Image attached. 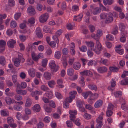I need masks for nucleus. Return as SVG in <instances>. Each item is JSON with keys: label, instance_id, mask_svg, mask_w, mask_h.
I'll return each mask as SVG.
<instances>
[{"label": "nucleus", "instance_id": "f257e3e1", "mask_svg": "<svg viewBox=\"0 0 128 128\" xmlns=\"http://www.w3.org/2000/svg\"><path fill=\"white\" fill-rule=\"evenodd\" d=\"M50 67L52 69V70L54 72H57L59 69V67L58 66H56L54 61L52 60L50 63Z\"/></svg>", "mask_w": 128, "mask_h": 128}, {"label": "nucleus", "instance_id": "f03ea898", "mask_svg": "<svg viewBox=\"0 0 128 128\" xmlns=\"http://www.w3.org/2000/svg\"><path fill=\"white\" fill-rule=\"evenodd\" d=\"M49 16L48 13H46L42 14L39 18V20L41 23H44L47 21Z\"/></svg>", "mask_w": 128, "mask_h": 128}, {"label": "nucleus", "instance_id": "7ed1b4c3", "mask_svg": "<svg viewBox=\"0 0 128 128\" xmlns=\"http://www.w3.org/2000/svg\"><path fill=\"white\" fill-rule=\"evenodd\" d=\"M36 37L39 38H42L43 37V35L40 28L38 27L36 29Z\"/></svg>", "mask_w": 128, "mask_h": 128}, {"label": "nucleus", "instance_id": "20e7f679", "mask_svg": "<svg viewBox=\"0 0 128 128\" xmlns=\"http://www.w3.org/2000/svg\"><path fill=\"white\" fill-rule=\"evenodd\" d=\"M69 114H70V119L73 122H74V120L76 118L75 115L77 114V111L76 110H75L74 111L73 110H70Z\"/></svg>", "mask_w": 128, "mask_h": 128}, {"label": "nucleus", "instance_id": "39448f33", "mask_svg": "<svg viewBox=\"0 0 128 128\" xmlns=\"http://www.w3.org/2000/svg\"><path fill=\"white\" fill-rule=\"evenodd\" d=\"M27 12L28 14L30 16L34 15L36 13L35 10L32 6L28 7V8Z\"/></svg>", "mask_w": 128, "mask_h": 128}, {"label": "nucleus", "instance_id": "423d86ee", "mask_svg": "<svg viewBox=\"0 0 128 128\" xmlns=\"http://www.w3.org/2000/svg\"><path fill=\"white\" fill-rule=\"evenodd\" d=\"M98 95V94L96 93H95L94 94H92L90 96V97L88 99V102L90 104H92V100L97 98Z\"/></svg>", "mask_w": 128, "mask_h": 128}, {"label": "nucleus", "instance_id": "0eeeda50", "mask_svg": "<svg viewBox=\"0 0 128 128\" xmlns=\"http://www.w3.org/2000/svg\"><path fill=\"white\" fill-rule=\"evenodd\" d=\"M108 69L105 66H103L98 67L97 68V70L100 73H104L107 72Z\"/></svg>", "mask_w": 128, "mask_h": 128}, {"label": "nucleus", "instance_id": "6e6552de", "mask_svg": "<svg viewBox=\"0 0 128 128\" xmlns=\"http://www.w3.org/2000/svg\"><path fill=\"white\" fill-rule=\"evenodd\" d=\"M16 43L15 40L13 39H11L8 42L7 45L10 48H13L14 47V45Z\"/></svg>", "mask_w": 128, "mask_h": 128}, {"label": "nucleus", "instance_id": "1a4fd4ad", "mask_svg": "<svg viewBox=\"0 0 128 128\" xmlns=\"http://www.w3.org/2000/svg\"><path fill=\"white\" fill-rule=\"evenodd\" d=\"M52 76L51 73L48 72H44L43 74L44 78L46 80H50Z\"/></svg>", "mask_w": 128, "mask_h": 128}, {"label": "nucleus", "instance_id": "9d476101", "mask_svg": "<svg viewBox=\"0 0 128 128\" xmlns=\"http://www.w3.org/2000/svg\"><path fill=\"white\" fill-rule=\"evenodd\" d=\"M80 74L82 76H91L92 73L89 70H84L80 72Z\"/></svg>", "mask_w": 128, "mask_h": 128}, {"label": "nucleus", "instance_id": "9b49d317", "mask_svg": "<svg viewBox=\"0 0 128 128\" xmlns=\"http://www.w3.org/2000/svg\"><path fill=\"white\" fill-rule=\"evenodd\" d=\"M37 122V121L36 119L35 118H32L28 122H27L26 124H28L30 125H33L34 124H36Z\"/></svg>", "mask_w": 128, "mask_h": 128}, {"label": "nucleus", "instance_id": "f8f14e48", "mask_svg": "<svg viewBox=\"0 0 128 128\" xmlns=\"http://www.w3.org/2000/svg\"><path fill=\"white\" fill-rule=\"evenodd\" d=\"M112 14H110V15L108 14L107 15V17L106 18V19L105 22L106 23H109L112 22L113 20V18L112 16Z\"/></svg>", "mask_w": 128, "mask_h": 128}, {"label": "nucleus", "instance_id": "ddd939ff", "mask_svg": "<svg viewBox=\"0 0 128 128\" xmlns=\"http://www.w3.org/2000/svg\"><path fill=\"white\" fill-rule=\"evenodd\" d=\"M32 104V102L30 98H28L26 100V102L25 104V106L26 107H29Z\"/></svg>", "mask_w": 128, "mask_h": 128}, {"label": "nucleus", "instance_id": "4468645a", "mask_svg": "<svg viewBox=\"0 0 128 128\" xmlns=\"http://www.w3.org/2000/svg\"><path fill=\"white\" fill-rule=\"evenodd\" d=\"M82 17V14H80L77 16H74L73 20L76 21L80 22L81 21Z\"/></svg>", "mask_w": 128, "mask_h": 128}, {"label": "nucleus", "instance_id": "2eb2a0df", "mask_svg": "<svg viewBox=\"0 0 128 128\" xmlns=\"http://www.w3.org/2000/svg\"><path fill=\"white\" fill-rule=\"evenodd\" d=\"M33 110L36 112H39L40 110V106L38 104H36L34 105L32 107Z\"/></svg>", "mask_w": 128, "mask_h": 128}, {"label": "nucleus", "instance_id": "dca6fc26", "mask_svg": "<svg viewBox=\"0 0 128 128\" xmlns=\"http://www.w3.org/2000/svg\"><path fill=\"white\" fill-rule=\"evenodd\" d=\"M53 93L52 91H49L44 94V96H47L49 99H51L53 96Z\"/></svg>", "mask_w": 128, "mask_h": 128}, {"label": "nucleus", "instance_id": "f3484780", "mask_svg": "<svg viewBox=\"0 0 128 128\" xmlns=\"http://www.w3.org/2000/svg\"><path fill=\"white\" fill-rule=\"evenodd\" d=\"M90 94L91 95L92 94V93L91 91H89L86 92H84L82 93V95L83 96L85 99L87 98L88 96Z\"/></svg>", "mask_w": 128, "mask_h": 128}, {"label": "nucleus", "instance_id": "a211bd4d", "mask_svg": "<svg viewBox=\"0 0 128 128\" xmlns=\"http://www.w3.org/2000/svg\"><path fill=\"white\" fill-rule=\"evenodd\" d=\"M0 114L2 116H8L9 115L8 112L5 109L1 110L0 111Z\"/></svg>", "mask_w": 128, "mask_h": 128}, {"label": "nucleus", "instance_id": "6ab92c4d", "mask_svg": "<svg viewBox=\"0 0 128 128\" xmlns=\"http://www.w3.org/2000/svg\"><path fill=\"white\" fill-rule=\"evenodd\" d=\"M28 73L32 77H33L35 76V70L33 68H30L28 70Z\"/></svg>", "mask_w": 128, "mask_h": 128}, {"label": "nucleus", "instance_id": "aec40b11", "mask_svg": "<svg viewBox=\"0 0 128 128\" xmlns=\"http://www.w3.org/2000/svg\"><path fill=\"white\" fill-rule=\"evenodd\" d=\"M16 92L17 93L19 94L25 95L27 93V91L25 90H16Z\"/></svg>", "mask_w": 128, "mask_h": 128}, {"label": "nucleus", "instance_id": "412c9836", "mask_svg": "<svg viewBox=\"0 0 128 128\" xmlns=\"http://www.w3.org/2000/svg\"><path fill=\"white\" fill-rule=\"evenodd\" d=\"M62 55L61 52L59 51L56 52L54 54V57L56 59H60Z\"/></svg>", "mask_w": 128, "mask_h": 128}, {"label": "nucleus", "instance_id": "4be33fe9", "mask_svg": "<svg viewBox=\"0 0 128 128\" xmlns=\"http://www.w3.org/2000/svg\"><path fill=\"white\" fill-rule=\"evenodd\" d=\"M102 101L100 100H98L94 104V107L95 108H98L100 107L102 104Z\"/></svg>", "mask_w": 128, "mask_h": 128}, {"label": "nucleus", "instance_id": "5701e85b", "mask_svg": "<svg viewBox=\"0 0 128 128\" xmlns=\"http://www.w3.org/2000/svg\"><path fill=\"white\" fill-rule=\"evenodd\" d=\"M104 4L105 5L108 4V5H111L114 2L113 0H103Z\"/></svg>", "mask_w": 128, "mask_h": 128}, {"label": "nucleus", "instance_id": "b1692460", "mask_svg": "<svg viewBox=\"0 0 128 128\" xmlns=\"http://www.w3.org/2000/svg\"><path fill=\"white\" fill-rule=\"evenodd\" d=\"M13 108L14 110L19 111L22 110V107L20 105L16 104L14 106Z\"/></svg>", "mask_w": 128, "mask_h": 128}, {"label": "nucleus", "instance_id": "393cba45", "mask_svg": "<svg viewBox=\"0 0 128 128\" xmlns=\"http://www.w3.org/2000/svg\"><path fill=\"white\" fill-rule=\"evenodd\" d=\"M80 67V64L78 62H75L73 64V67L76 70H78Z\"/></svg>", "mask_w": 128, "mask_h": 128}, {"label": "nucleus", "instance_id": "a878e982", "mask_svg": "<svg viewBox=\"0 0 128 128\" xmlns=\"http://www.w3.org/2000/svg\"><path fill=\"white\" fill-rule=\"evenodd\" d=\"M6 63V60L4 57L2 56H0V64L2 66H4Z\"/></svg>", "mask_w": 128, "mask_h": 128}, {"label": "nucleus", "instance_id": "bb28decb", "mask_svg": "<svg viewBox=\"0 0 128 128\" xmlns=\"http://www.w3.org/2000/svg\"><path fill=\"white\" fill-rule=\"evenodd\" d=\"M91 36L93 38L96 40V41H98L100 40V37L96 34H91Z\"/></svg>", "mask_w": 128, "mask_h": 128}, {"label": "nucleus", "instance_id": "cd10ccee", "mask_svg": "<svg viewBox=\"0 0 128 128\" xmlns=\"http://www.w3.org/2000/svg\"><path fill=\"white\" fill-rule=\"evenodd\" d=\"M118 26H115L112 30V34L114 35L117 34L118 33Z\"/></svg>", "mask_w": 128, "mask_h": 128}, {"label": "nucleus", "instance_id": "c85d7f7f", "mask_svg": "<svg viewBox=\"0 0 128 128\" xmlns=\"http://www.w3.org/2000/svg\"><path fill=\"white\" fill-rule=\"evenodd\" d=\"M110 70V71L113 72H118L119 68L116 66H110L109 68Z\"/></svg>", "mask_w": 128, "mask_h": 128}, {"label": "nucleus", "instance_id": "c756f323", "mask_svg": "<svg viewBox=\"0 0 128 128\" xmlns=\"http://www.w3.org/2000/svg\"><path fill=\"white\" fill-rule=\"evenodd\" d=\"M67 73L68 75L72 76L74 74V70L72 68H70L68 69L67 70Z\"/></svg>", "mask_w": 128, "mask_h": 128}, {"label": "nucleus", "instance_id": "7c9ffc66", "mask_svg": "<svg viewBox=\"0 0 128 128\" xmlns=\"http://www.w3.org/2000/svg\"><path fill=\"white\" fill-rule=\"evenodd\" d=\"M20 60L18 58H16L15 59L14 61V64L16 66V67L18 66L20 64Z\"/></svg>", "mask_w": 128, "mask_h": 128}, {"label": "nucleus", "instance_id": "2f4dec72", "mask_svg": "<svg viewBox=\"0 0 128 128\" xmlns=\"http://www.w3.org/2000/svg\"><path fill=\"white\" fill-rule=\"evenodd\" d=\"M97 64L96 62L94 60H91L88 62V66L94 65L95 66Z\"/></svg>", "mask_w": 128, "mask_h": 128}, {"label": "nucleus", "instance_id": "473e14b6", "mask_svg": "<svg viewBox=\"0 0 128 128\" xmlns=\"http://www.w3.org/2000/svg\"><path fill=\"white\" fill-rule=\"evenodd\" d=\"M100 62L105 65L107 66L108 65V60L106 59L101 58Z\"/></svg>", "mask_w": 128, "mask_h": 128}, {"label": "nucleus", "instance_id": "72a5a7b5", "mask_svg": "<svg viewBox=\"0 0 128 128\" xmlns=\"http://www.w3.org/2000/svg\"><path fill=\"white\" fill-rule=\"evenodd\" d=\"M88 87L91 90H96L97 88L96 86L94 84H89L88 86Z\"/></svg>", "mask_w": 128, "mask_h": 128}, {"label": "nucleus", "instance_id": "f704fd0d", "mask_svg": "<svg viewBox=\"0 0 128 128\" xmlns=\"http://www.w3.org/2000/svg\"><path fill=\"white\" fill-rule=\"evenodd\" d=\"M96 43L98 51L100 52L102 50V48L101 44L100 42L96 41Z\"/></svg>", "mask_w": 128, "mask_h": 128}, {"label": "nucleus", "instance_id": "c9c22d12", "mask_svg": "<svg viewBox=\"0 0 128 128\" xmlns=\"http://www.w3.org/2000/svg\"><path fill=\"white\" fill-rule=\"evenodd\" d=\"M72 44L73 45V46L71 47L70 50V52L72 55H74L75 54V51L74 49V48L75 47L74 44L73 42L72 43Z\"/></svg>", "mask_w": 128, "mask_h": 128}, {"label": "nucleus", "instance_id": "e433bc0d", "mask_svg": "<svg viewBox=\"0 0 128 128\" xmlns=\"http://www.w3.org/2000/svg\"><path fill=\"white\" fill-rule=\"evenodd\" d=\"M43 30L44 32L47 33L50 32L51 29L47 26H45L44 27Z\"/></svg>", "mask_w": 128, "mask_h": 128}, {"label": "nucleus", "instance_id": "4c0bfd02", "mask_svg": "<svg viewBox=\"0 0 128 128\" xmlns=\"http://www.w3.org/2000/svg\"><path fill=\"white\" fill-rule=\"evenodd\" d=\"M76 91H75L72 92L70 93V96H69L74 99V98L75 96L76 95Z\"/></svg>", "mask_w": 128, "mask_h": 128}, {"label": "nucleus", "instance_id": "58836bf2", "mask_svg": "<svg viewBox=\"0 0 128 128\" xmlns=\"http://www.w3.org/2000/svg\"><path fill=\"white\" fill-rule=\"evenodd\" d=\"M5 100L6 101V102L9 104H10L12 103V100L9 97H6L5 98Z\"/></svg>", "mask_w": 128, "mask_h": 128}, {"label": "nucleus", "instance_id": "ea45409f", "mask_svg": "<svg viewBox=\"0 0 128 128\" xmlns=\"http://www.w3.org/2000/svg\"><path fill=\"white\" fill-rule=\"evenodd\" d=\"M122 92L120 91H117L114 92V96L115 97L118 98L122 95Z\"/></svg>", "mask_w": 128, "mask_h": 128}, {"label": "nucleus", "instance_id": "a19ab883", "mask_svg": "<svg viewBox=\"0 0 128 128\" xmlns=\"http://www.w3.org/2000/svg\"><path fill=\"white\" fill-rule=\"evenodd\" d=\"M97 124H96L95 128H101L102 126V121H96Z\"/></svg>", "mask_w": 128, "mask_h": 128}, {"label": "nucleus", "instance_id": "79ce46f5", "mask_svg": "<svg viewBox=\"0 0 128 128\" xmlns=\"http://www.w3.org/2000/svg\"><path fill=\"white\" fill-rule=\"evenodd\" d=\"M120 29V30L123 32L124 31L126 26L124 25L123 23L120 24L119 25Z\"/></svg>", "mask_w": 128, "mask_h": 128}, {"label": "nucleus", "instance_id": "37998d69", "mask_svg": "<svg viewBox=\"0 0 128 128\" xmlns=\"http://www.w3.org/2000/svg\"><path fill=\"white\" fill-rule=\"evenodd\" d=\"M19 38L20 40L22 42H24L26 39V36L23 35H19Z\"/></svg>", "mask_w": 128, "mask_h": 128}, {"label": "nucleus", "instance_id": "c03bdc74", "mask_svg": "<svg viewBox=\"0 0 128 128\" xmlns=\"http://www.w3.org/2000/svg\"><path fill=\"white\" fill-rule=\"evenodd\" d=\"M120 84L122 85H126L128 84V78H126L122 80Z\"/></svg>", "mask_w": 128, "mask_h": 128}, {"label": "nucleus", "instance_id": "a18cd8bd", "mask_svg": "<svg viewBox=\"0 0 128 128\" xmlns=\"http://www.w3.org/2000/svg\"><path fill=\"white\" fill-rule=\"evenodd\" d=\"M48 60L47 59H45L42 60V66L44 68H45L46 66Z\"/></svg>", "mask_w": 128, "mask_h": 128}, {"label": "nucleus", "instance_id": "49530a36", "mask_svg": "<svg viewBox=\"0 0 128 128\" xmlns=\"http://www.w3.org/2000/svg\"><path fill=\"white\" fill-rule=\"evenodd\" d=\"M55 84L54 81L53 80L49 81L48 82V86L51 88H53V85Z\"/></svg>", "mask_w": 128, "mask_h": 128}, {"label": "nucleus", "instance_id": "de8ad7c7", "mask_svg": "<svg viewBox=\"0 0 128 128\" xmlns=\"http://www.w3.org/2000/svg\"><path fill=\"white\" fill-rule=\"evenodd\" d=\"M18 58L20 60H22V62H24V59L23 58V56L22 54L20 53H18Z\"/></svg>", "mask_w": 128, "mask_h": 128}, {"label": "nucleus", "instance_id": "09e8293b", "mask_svg": "<svg viewBox=\"0 0 128 128\" xmlns=\"http://www.w3.org/2000/svg\"><path fill=\"white\" fill-rule=\"evenodd\" d=\"M6 45V42L3 40H0V47H4Z\"/></svg>", "mask_w": 128, "mask_h": 128}, {"label": "nucleus", "instance_id": "8fccbe9b", "mask_svg": "<svg viewBox=\"0 0 128 128\" xmlns=\"http://www.w3.org/2000/svg\"><path fill=\"white\" fill-rule=\"evenodd\" d=\"M10 26L12 28H14L16 26V22L14 21H12L10 24Z\"/></svg>", "mask_w": 128, "mask_h": 128}, {"label": "nucleus", "instance_id": "3c124183", "mask_svg": "<svg viewBox=\"0 0 128 128\" xmlns=\"http://www.w3.org/2000/svg\"><path fill=\"white\" fill-rule=\"evenodd\" d=\"M106 38L108 40H113L114 39L113 36L111 34H108L106 35Z\"/></svg>", "mask_w": 128, "mask_h": 128}, {"label": "nucleus", "instance_id": "603ef678", "mask_svg": "<svg viewBox=\"0 0 128 128\" xmlns=\"http://www.w3.org/2000/svg\"><path fill=\"white\" fill-rule=\"evenodd\" d=\"M57 83L60 86L61 88H62L64 86L62 84L63 83L62 80V79H59L57 80Z\"/></svg>", "mask_w": 128, "mask_h": 128}, {"label": "nucleus", "instance_id": "864d4df0", "mask_svg": "<svg viewBox=\"0 0 128 128\" xmlns=\"http://www.w3.org/2000/svg\"><path fill=\"white\" fill-rule=\"evenodd\" d=\"M14 122V120L12 118L9 117L7 118V122L9 124L13 123Z\"/></svg>", "mask_w": 128, "mask_h": 128}, {"label": "nucleus", "instance_id": "5fc2aeb1", "mask_svg": "<svg viewBox=\"0 0 128 128\" xmlns=\"http://www.w3.org/2000/svg\"><path fill=\"white\" fill-rule=\"evenodd\" d=\"M58 36H57L55 34L52 37L53 39L57 44L59 43L58 40Z\"/></svg>", "mask_w": 128, "mask_h": 128}, {"label": "nucleus", "instance_id": "6e6d98bb", "mask_svg": "<svg viewBox=\"0 0 128 128\" xmlns=\"http://www.w3.org/2000/svg\"><path fill=\"white\" fill-rule=\"evenodd\" d=\"M41 89L44 91H46L48 90V87L44 85H42L40 86Z\"/></svg>", "mask_w": 128, "mask_h": 128}, {"label": "nucleus", "instance_id": "4d7b16f0", "mask_svg": "<svg viewBox=\"0 0 128 128\" xmlns=\"http://www.w3.org/2000/svg\"><path fill=\"white\" fill-rule=\"evenodd\" d=\"M62 53L63 55H66L68 53V50L66 48H64L62 50Z\"/></svg>", "mask_w": 128, "mask_h": 128}, {"label": "nucleus", "instance_id": "13d9d810", "mask_svg": "<svg viewBox=\"0 0 128 128\" xmlns=\"http://www.w3.org/2000/svg\"><path fill=\"white\" fill-rule=\"evenodd\" d=\"M27 64L28 65H31L34 64V62L31 58H28V59L26 61Z\"/></svg>", "mask_w": 128, "mask_h": 128}, {"label": "nucleus", "instance_id": "bf43d9fd", "mask_svg": "<svg viewBox=\"0 0 128 128\" xmlns=\"http://www.w3.org/2000/svg\"><path fill=\"white\" fill-rule=\"evenodd\" d=\"M14 98L18 101L21 100L22 99V96L19 95H16L14 96Z\"/></svg>", "mask_w": 128, "mask_h": 128}, {"label": "nucleus", "instance_id": "052dcab7", "mask_svg": "<svg viewBox=\"0 0 128 128\" xmlns=\"http://www.w3.org/2000/svg\"><path fill=\"white\" fill-rule=\"evenodd\" d=\"M108 14H105V13H102L101 14L100 16V18L102 19H104L106 18L107 17V15H108Z\"/></svg>", "mask_w": 128, "mask_h": 128}, {"label": "nucleus", "instance_id": "680f3d73", "mask_svg": "<svg viewBox=\"0 0 128 128\" xmlns=\"http://www.w3.org/2000/svg\"><path fill=\"white\" fill-rule=\"evenodd\" d=\"M76 104L77 106L79 108H82V101L80 100H78L77 101Z\"/></svg>", "mask_w": 128, "mask_h": 128}, {"label": "nucleus", "instance_id": "e2e57ef3", "mask_svg": "<svg viewBox=\"0 0 128 128\" xmlns=\"http://www.w3.org/2000/svg\"><path fill=\"white\" fill-rule=\"evenodd\" d=\"M66 123L68 127L72 128L73 126L72 121H67L66 122Z\"/></svg>", "mask_w": 128, "mask_h": 128}, {"label": "nucleus", "instance_id": "0e129e2a", "mask_svg": "<svg viewBox=\"0 0 128 128\" xmlns=\"http://www.w3.org/2000/svg\"><path fill=\"white\" fill-rule=\"evenodd\" d=\"M35 21V19L33 18H29L28 20V22L30 24H34Z\"/></svg>", "mask_w": 128, "mask_h": 128}, {"label": "nucleus", "instance_id": "69168bd1", "mask_svg": "<svg viewBox=\"0 0 128 128\" xmlns=\"http://www.w3.org/2000/svg\"><path fill=\"white\" fill-rule=\"evenodd\" d=\"M42 4L39 3H38L36 5V8L37 10L39 11H41L42 10Z\"/></svg>", "mask_w": 128, "mask_h": 128}, {"label": "nucleus", "instance_id": "338daca9", "mask_svg": "<svg viewBox=\"0 0 128 128\" xmlns=\"http://www.w3.org/2000/svg\"><path fill=\"white\" fill-rule=\"evenodd\" d=\"M44 107L45 111L46 112H51L52 109L50 108L47 107L45 105L44 106Z\"/></svg>", "mask_w": 128, "mask_h": 128}, {"label": "nucleus", "instance_id": "774afa93", "mask_svg": "<svg viewBox=\"0 0 128 128\" xmlns=\"http://www.w3.org/2000/svg\"><path fill=\"white\" fill-rule=\"evenodd\" d=\"M50 120V118L48 116H46L44 118L43 120L44 122L46 123H48L49 122Z\"/></svg>", "mask_w": 128, "mask_h": 128}]
</instances>
